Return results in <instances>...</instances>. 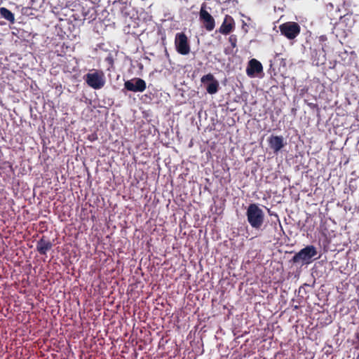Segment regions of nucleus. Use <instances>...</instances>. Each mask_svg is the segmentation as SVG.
<instances>
[{
	"label": "nucleus",
	"mask_w": 359,
	"mask_h": 359,
	"mask_svg": "<svg viewBox=\"0 0 359 359\" xmlns=\"http://www.w3.org/2000/svg\"><path fill=\"white\" fill-rule=\"evenodd\" d=\"M199 19L207 31L210 32L214 29L215 27V19L206 10V4L205 3L201 5Z\"/></svg>",
	"instance_id": "obj_6"
},
{
	"label": "nucleus",
	"mask_w": 359,
	"mask_h": 359,
	"mask_svg": "<svg viewBox=\"0 0 359 359\" xmlns=\"http://www.w3.org/2000/svg\"><path fill=\"white\" fill-rule=\"evenodd\" d=\"M104 60L109 65L108 69H109L110 68L113 67L114 63V57H113L111 54L109 53L108 55V56L105 58Z\"/></svg>",
	"instance_id": "obj_14"
},
{
	"label": "nucleus",
	"mask_w": 359,
	"mask_h": 359,
	"mask_svg": "<svg viewBox=\"0 0 359 359\" xmlns=\"http://www.w3.org/2000/svg\"><path fill=\"white\" fill-rule=\"evenodd\" d=\"M175 45L177 51L181 55H187L190 52V46L188 38L184 32L177 33L175 39Z\"/></svg>",
	"instance_id": "obj_5"
},
{
	"label": "nucleus",
	"mask_w": 359,
	"mask_h": 359,
	"mask_svg": "<svg viewBox=\"0 0 359 359\" xmlns=\"http://www.w3.org/2000/svg\"><path fill=\"white\" fill-rule=\"evenodd\" d=\"M320 39H321L322 40H325V39H326V37H325V36H320Z\"/></svg>",
	"instance_id": "obj_16"
},
{
	"label": "nucleus",
	"mask_w": 359,
	"mask_h": 359,
	"mask_svg": "<svg viewBox=\"0 0 359 359\" xmlns=\"http://www.w3.org/2000/svg\"><path fill=\"white\" fill-rule=\"evenodd\" d=\"M235 27L233 18L226 15L224 19V21L219 29V32L222 34H229L233 31Z\"/></svg>",
	"instance_id": "obj_12"
},
{
	"label": "nucleus",
	"mask_w": 359,
	"mask_h": 359,
	"mask_svg": "<svg viewBox=\"0 0 359 359\" xmlns=\"http://www.w3.org/2000/svg\"><path fill=\"white\" fill-rule=\"evenodd\" d=\"M201 81L205 86L206 90L209 94L213 95L218 91L219 82L211 73L202 76Z\"/></svg>",
	"instance_id": "obj_7"
},
{
	"label": "nucleus",
	"mask_w": 359,
	"mask_h": 359,
	"mask_svg": "<svg viewBox=\"0 0 359 359\" xmlns=\"http://www.w3.org/2000/svg\"><path fill=\"white\" fill-rule=\"evenodd\" d=\"M52 242L46 236H43L36 243V250L41 255H46L52 248Z\"/></svg>",
	"instance_id": "obj_11"
},
{
	"label": "nucleus",
	"mask_w": 359,
	"mask_h": 359,
	"mask_svg": "<svg viewBox=\"0 0 359 359\" xmlns=\"http://www.w3.org/2000/svg\"><path fill=\"white\" fill-rule=\"evenodd\" d=\"M318 254L316 247L313 245H307L299 252L296 253L291 259V262L293 264H299L302 265L309 264L311 263L312 258L316 257Z\"/></svg>",
	"instance_id": "obj_2"
},
{
	"label": "nucleus",
	"mask_w": 359,
	"mask_h": 359,
	"mask_svg": "<svg viewBox=\"0 0 359 359\" xmlns=\"http://www.w3.org/2000/svg\"><path fill=\"white\" fill-rule=\"evenodd\" d=\"M246 216L250 225L255 229H260L264 222V212L257 204L251 203L248 205Z\"/></svg>",
	"instance_id": "obj_1"
},
{
	"label": "nucleus",
	"mask_w": 359,
	"mask_h": 359,
	"mask_svg": "<svg viewBox=\"0 0 359 359\" xmlns=\"http://www.w3.org/2000/svg\"><path fill=\"white\" fill-rule=\"evenodd\" d=\"M124 87L126 90L132 92H143L147 88L144 80L140 78H135L125 81Z\"/></svg>",
	"instance_id": "obj_8"
},
{
	"label": "nucleus",
	"mask_w": 359,
	"mask_h": 359,
	"mask_svg": "<svg viewBox=\"0 0 359 359\" xmlns=\"http://www.w3.org/2000/svg\"><path fill=\"white\" fill-rule=\"evenodd\" d=\"M280 34L288 39H295L301 32L300 25L295 22H286L279 25Z\"/></svg>",
	"instance_id": "obj_4"
},
{
	"label": "nucleus",
	"mask_w": 359,
	"mask_h": 359,
	"mask_svg": "<svg viewBox=\"0 0 359 359\" xmlns=\"http://www.w3.org/2000/svg\"><path fill=\"white\" fill-rule=\"evenodd\" d=\"M1 17L8 20L10 22L13 23L15 20L14 15L9 10L6 8L1 7Z\"/></svg>",
	"instance_id": "obj_13"
},
{
	"label": "nucleus",
	"mask_w": 359,
	"mask_h": 359,
	"mask_svg": "<svg viewBox=\"0 0 359 359\" xmlns=\"http://www.w3.org/2000/svg\"><path fill=\"white\" fill-rule=\"evenodd\" d=\"M229 41L231 43L233 48L236 47L237 46V36L234 34H232L229 38Z\"/></svg>",
	"instance_id": "obj_15"
},
{
	"label": "nucleus",
	"mask_w": 359,
	"mask_h": 359,
	"mask_svg": "<svg viewBox=\"0 0 359 359\" xmlns=\"http://www.w3.org/2000/svg\"><path fill=\"white\" fill-rule=\"evenodd\" d=\"M263 72V67L262 63L256 59H251L248 62L246 68V74L250 77H255V74H259Z\"/></svg>",
	"instance_id": "obj_9"
},
{
	"label": "nucleus",
	"mask_w": 359,
	"mask_h": 359,
	"mask_svg": "<svg viewBox=\"0 0 359 359\" xmlns=\"http://www.w3.org/2000/svg\"><path fill=\"white\" fill-rule=\"evenodd\" d=\"M84 81L88 86L99 90L104 87L106 83L104 73L102 70L94 69L83 76Z\"/></svg>",
	"instance_id": "obj_3"
},
{
	"label": "nucleus",
	"mask_w": 359,
	"mask_h": 359,
	"mask_svg": "<svg viewBox=\"0 0 359 359\" xmlns=\"http://www.w3.org/2000/svg\"><path fill=\"white\" fill-rule=\"evenodd\" d=\"M269 147L277 154L285 144L283 136L271 135L268 139Z\"/></svg>",
	"instance_id": "obj_10"
}]
</instances>
